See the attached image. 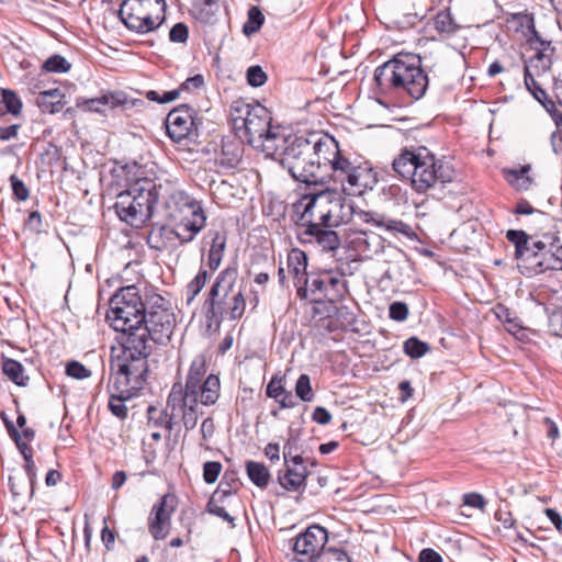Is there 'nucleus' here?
Masks as SVG:
<instances>
[{
  "instance_id": "1",
  "label": "nucleus",
  "mask_w": 562,
  "mask_h": 562,
  "mask_svg": "<svg viewBox=\"0 0 562 562\" xmlns=\"http://www.w3.org/2000/svg\"><path fill=\"white\" fill-rule=\"evenodd\" d=\"M134 331L120 341L117 356L131 362L148 367V358L154 345H167L176 326V316L170 302L157 293L154 288L147 290L143 316L137 319Z\"/></svg>"
},
{
  "instance_id": "2",
  "label": "nucleus",
  "mask_w": 562,
  "mask_h": 562,
  "mask_svg": "<svg viewBox=\"0 0 562 562\" xmlns=\"http://www.w3.org/2000/svg\"><path fill=\"white\" fill-rule=\"evenodd\" d=\"M331 139V135L319 132L282 137L280 164L294 180L307 186L318 184L333 150Z\"/></svg>"
},
{
  "instance_id": "3",
  "label": "nucleus",
  "mask_w": 562,
  "mask_h": 562,
  "mask_svg": "<svg viewBox=\"0 0 562 562\" xmlns=\"http://www.w3.org/2000/svg\"><path fill=\"white\" fill-rule=\"evenodd\" d=\"M374 92L380 95H407L417 101L427 92L429 78L418 54L400 52L378 66L373 75Z\"/></svg>"
},
{
  "instance_id": "4",
  "label": "nucleus",
  "mask_w": 562,
  "mask_h": 562,
  "mask_svg": "<svg viewBox=\"0 0 562 562\" xmlns=\"http://www.w3.org/2000/svg\"><path fill=\"white\" fill-rule=\"evenodd\" d=\"M394 172L402 179L409 181L417 193H427L437 184L442 187L454 178V169L439 159L426 147L417 149L404 148L392 161Z\"/></svg>"
},
{
  "instance_id": "5",
  "label": "nucleus",
  "mask_w": 562,
  "mask_h": 562,
  "mask_svg": "<svg viewBox=\"0 0 562 562\" xmlns=\"http://www.w3.org/2000/svg\"><path fill=\"white\" fill-rule=\"evenodd\" d=\"M238 270L235 266L223 269L212 283L203 307L210 325L217 327L227 317L240 319L246 310V300L240 285H237Z\"/></svg>"
},
{
  "instance_id": "6",
  "label": "nucleus",
  "mask_w": 562,
  "mask_h": 562,
  "mask_svg": "<svg viewBox=\"0 0 562 562\" xmlns=\"http://www.w3.org/2000/svg\"><path fill=\"white\" fill-rule=\"evenodd\" d=\"M149 367H143L138 362L117 355L111 357L110 374L112 384L109 386L110 398L108 407L110 412L121 420L127 418L128 408L125 401L137 395L147 381Z\"/></svg>"
},
{
  "instance_id": "7",
  "label": "nucleus",
  "mask_w": 562,
  "mask_h": 562,
  "mask_svg": "<svg viewBox=\"0 0 562 562\" xmlns=\"http://www.w3.org/2000/svg\"><path fill=\"white\" fill-rule=\"evenodd\" d=\"M148 289L140 294L136 285L123 286L110 299L106 319L115 331L122 333L120 341L134 331L137 319L143 316Z\"/></svg>"
},
{
  "instance_id": "8",
  "label": "nucleus",
  "mask_w": 562,
  "mask_h": 562,
  "mask_svg": "<svg viewBox=\"0 0 562 562\" xmlns=\"http://www.w3.org/2000/svg\"><path fill=\"white\" fill-rule=\"evenodd\" d=\"M165 0H123L119 18L127 30L147 34L158 30L166 20Z\"/></svg>"
},
{
  "instance_id": "9",
  "label": "nucleus",
  "mask_w": 562,
  "mask_h": 562,
  "mask_svg": "<svg viewBox=\"0 0 562 562\" xmlns=\"http://www.w3.org/2000/svg\"><path fill=\"white\" fill-rule=\"evenodd\" d=\"M123 171L126 176L127 187L131 193L135 195L138 209H144V225L153 217L160 196V191L164 187L161 183H156L155 180L150 178L143 177L142 166L135 161L126 164L123 167Z\"/></svg>"
},
{
  "instance_id": "10",
  "label": "nucleus",
  "mask_w": 562,
  "mask_h": 562,
  "mask_svg": "<svg viewBox=\"0 0 562 562\" xmlns=\"http://www.w3.org/2000/svg\"><path fill=\"white\" fill-rule=\"evenodd\" d=\"M271 121V113L268 109L256 104L249 116H245L243 120L241 128L250 146H262L266 150L273 149L274 154H278L279 145L276 143L281 140L282 137L272 130Z\"/></svg>"
},
{
  "instance_id": "11",
  "label": "nucleus",
  "mask_w": 562,
  "mask_h": 562,
  "mask_svg": "<svg viewBox=\"0 0 562 562\" xmlns=\"http://www.w3.org/2000/svg\"><path fill=\"white\" fill-rule=\"evenodd\" d=\"M331 153L328 157L329 161H326L323 169L318 184H325L329 181L337 182L341 186L342 190H346V184L350 186L351 177L357 170L359 159L351 160L347 157L339 147L338 142L333 136L331 139Z\"/></svg>"
},
{
  "instance_id": "12",
  "label": "nucleus",
  "mask_w": 562,
  "mask_h": 562,
  "mask_svg": "<svg viewBox=\"0 0 562 562\" xmlns=\"http://www.w3.org/2000/svg\"><path fill=\"white\" fill-rule=\"evenodd\" d=\"M330 196V190H323L318 193L305 194L294 205L295 211L300 212L301 215L297 221V226L307 228V225H323L328 227V217L326 212L328 211V198Z\"/></svg>"
},
{
  "instance_id": "13",
  "label": "nucleus",
  "mask_w": 562,
  "mask_h": 562,
  "mask_svg": "<svg viewBox=\"0 0 562 562\" xmlns=\"http://www.w3.org/2000/svg\"><path fill=\"white\" fill-rule=\"evenodd\" d=\"M328 541L327 530L319 526L313 525L305 529V531L297 535L292 549L300 557L301 562H313L323 550H327L325 544Z\"/></svg>"
},
{
  "instance_id": "14",
  "label": "nucleus",
  "mask_w": 562,
  "mask_h": 562,
  "mask_svg": "<svg viewBox=\"0 0 562 562\" xmlns=\"http://www.w3.org/2000/svg\"><path fill=\"white\" fill-rule=\"evenodd\" d=\"M176 507L177 496L173 494H165L153 506L148 517V530L155 540H162L167 537Z\"/></svg>"
},
{
  "instance_id": "15",
  "label": "nucleus",
  "mask_w": 562,
  "mask_h": 562,
  "mask_svg": "<svg viewBox=\"0 0 562 562\" xmlns=\"http://www.w3.org/2000/svg\"><path fill=\"white\" fill-rule=\"evenodd\" d=\"M195 111L188 104L172 109L166 117L167 135L175 143L188 138L195 125L193 115Z\"/></svg>"
},
{
  "instance_id": "16",
  "label": "nucleus",
  "mask_w": 562,
  "mask_h": 562,
  "mask_svg": "<svg viewBox=\"0 0 562 562\" xmlns=\"http://www.w3.org/2000/svg\"><path fill=\"white\" fill-rule=\"evenodd\" d=\"M202 209L200 201L195 200L182 190H175L170 192L165 201L167 217L172 222L183 221L187 215L194 214Z\"/></svg>"
},
{
  "instance_id": "17",
  "label": "nucleus",
  "mask_w": 562,
  "mask_h": 562,
  "mask_svg": "<svg viewBox=\"0 0 562 562\" xmlns=\"http://www.w3.org/2000/svg\"><path fill=\"white\" fill-rule=\"evenodd\" d=\"M333 228L323 225H307V228L301 231L297 237L302 244L315 245L322 251H336L340 247L341 240Z\"/></svg>"
},
{
  "instance_id": "18",
  "label": "nucleus",
  "mask_w": 562,
  "mask_h": 562,
  "mask_svg": "<svg viewBox=\"0 0 562 562\" xmlns=\"http://www.w3.org/2000/svg\"><path fill=\"white\" fill-rule=\"evenodd\" d=\"M310 475L305 460L283 463V469L278 472L279 484L288 492L304 493Z\"/></svg>"
},
{
  "instance_id": "19",
  "label": "nucleus",
  "mask_w": 562,
  "mask_h": 562,
  "mask_svg": "<svg viewBox=\"0 0 562 562\" xmlns=\"http://www.w3.org/2000/svg\"><path fill=\"white\" fill-rule=\"evenodd\" d=\"M359 215L364 223H372L394 236L402 235L411 240L417 238V234L413 227L401 220H395L376 212H361Z\"/></svg>"
},
{
  "instance_id": "20",
  "label": "nucleus",
  "mask_w": 562,
  "mask_h": 562,
  "mask_svg": "<svg viewBox=\"0 0 562 562\" xmlns=\"http://www.w3.org/2000/svg\"><path fill=\"white\" fill-rule=\"evenodd\" d=\"M114 210L122 222L133 227H140L143 225L144 209H138L135 195L131 193L128 187L116 195Z\"/></svg>"
},
{
  "instance_id": "21",
  "label": "nucleus",
  "mask_w": 562,
  "mask_h": 562,
  "mask_svg": "<svg viewBox=\"0 0 562 562\" xmlns=\"http://www.w3.org/2000/svg\"><path fill=\"white\" fill-rule=\"evenodd\" d=\"M326 214L328 217V227H338L351 220L353 214L352 203L347 201L337 190H330L328 211Z\"/></svg>"
},
{
  "instance_id": "22",
  "label": "nucleus",
  "mask_w": 562,
  "mask_h": 562,
  "mask_svg": "<svg viewBox=\"0 0 562 562\" xmlns=\"http://www.w3.org/2000/svg\"><path fill=\"white\" fill-rule=\"evenodd\" d=\"M198 404V393L190 394V392L183 391L181 382L172 384L167 398V406L170 407L172 412L179 408L182 413H191L192 415L199 416Z\"/></svg>"
},
{
  "instance_id": "23",
  "label": "nucleus",
  "mask_w": 562,
  "mask_h": 562,
  "mask_svg": "<svg viewBox=\"0 0 562 562\" xmlns=\"http://www.w3.org/2000/svg\"><path fill=\"white\" fill-rule=\"evenodd\" d=\"M23 101L9 88H0V123H7L9 116L19 119L22 115Z\"/></svg>"
},
{
  "instance_id": "24",
  "label": "nucleus",
  "mask_w": 562,
  "mask_h": 562,
  "mask_svg": "<svg viewBox=\"0 0 562 562\" xmlns=\"http://www.w3.org/2000/svg\"><path fill=\"white\" fill-rule=\"evenodd\" d=\"M211 237V246L209 249L207 260L205 266L212 272L216 271L222 262L224 251L226 248V234L220 231H209L207 235Z\"/></svg>"
},
{
  "instance_id": "25",
  "label": "nucleus",
  "mask_w": 562,
  "mask_h": 562,
  "mask_svg": "<svg viewBox=\"0 0 562 562\" xmlns=\"http://www.w3.org/2000/svg\"><path fill=\"white\" fill-rule=\"evenodd\" d=\"M378 183L376 172L369 161H360L355 175L351 177L350 188H357L358 192L362 190H372Z\"/></svg>"
},
{
  "instance_id": "26",
  "label": "nucleus",
  "mask_w": 562,
  "mask_h": 562,
  "mask_svg": "<svg viewBox=\"0 0 562 562\" xmlns=\"http://www.w3.org/2000/svg\"><path fill=\"white\" fill-rule=\"evenodd\" d=\"M65 104V94L57 88L41 91L36 99V105L43 113H58L63 110Z\"/></svg>"
},
{
  "instance_id": "27",
  "label": "nucleus",
  "mask_w": 562,
  "mask_h": 562,
  "mask_svg": "<svg viewBox=\"0 0 562 562\" xmlns=\"http://www.w3.org/2000/svg\"><path fill=\"white\" fill-rule=\"evenodd\" d=\"M244 153L243 144L237 139H223L220 165L222 167L234 169L241 161Z\"/></svg>"
},
{
  "instance_id": "28",
  "label": "nucleus",
  "mask_w": 562,
  "mask_h": 562,
  "mask_svg": "<svg viewBox=\"0 0 562 562\" xmlns=\"http://www.w3.org/2000/svg\"><path fill=\"white\" fill-rule=\"evenodd\" d=\"M206 373V363L203 356H198L191 362L189 372L183 385V391L198 393V389L203 383V378Z\"/></svg>"
},
{
  "instance_id": "29",
  "label": "nucleus",
  "mask_w": 562,
  "mask_h": 562,
  "mask_svg": "<svg viewBox=\"0 0 562 562\" xmlns=\"http://www.w3.org/2000/svg\"><path fill=\"white\" fill-rule=\"evenodd\" d=\"M307 255L300 248H292L286 257V266L290 274L292 276L293 282L296 280L300 282V279L303 278L304 274L307 273Z\"/></svg>"
},
{
  "instance_id": "30",
  "label": "nucleus",
  "mask_w": 562,
  "mask_h": 562,
  "mask_svg": "<svg viewBox=\"0 0 562 562\" xmlns=\"http://www.w3.org/2000/svg\"><path fill=\"white\" fill-rule=\"evenodd\" d=\"M220 379L210 374L198 389V400L204 406L214 405L220 396Z\"/></svg>"
},
{
  "instance_id": "31",
  "label": "nucleus",
  "mask_w": 562,
  "mask_h": 562,
  "mask_svg": "<svg viewBox=\"0 0 562 562\" xmlns=\"http://www.w3.org/2000/svg\"><path fill=\"white\" fill-rule=\"evenodd\" d=\"M168 406L164 409H159L154 405H149L147 408V418L148 424L167 429L169 432L173 429L175 422V412L168 413Z\"/></svg>"
},
{
  "instance_id": "32",
  "label": "nucleus",
  "mask_w": 562,
  "mask_h": 562,
  "mask_svg": "<svg viewBox=\"0 0 562 562\" xmlns=\"http://www.w3.org/2000/svg\"><path fill=\"white\" fill-rule=\"evenodd\" d=\"M239 486L240 482L236 477L235 472L226 471L211 498L225 502L227 497L232 496L239 490Z\"/></svg>"
},
{
  "instance_id": "33",
  "label": "nucleus",
  "mask_w": 562,
  "mask_h": 562,
  "mask_svg": "<svg viewBox=\"0 0 562 562\" xmlns=\"http://www.w3.org/2000/svg\"><path fill=\"white\" fill-rule=\"evenodd\" d=\"M246 472L257 487L266 488L268 486L271 474L263 463L249 460L246 462Z\"/></svg>"
},
{
  "instance_id": "34",
  "label": "nucleus",
  "mask_w": 562,
  "mask_h": 562,
  "mask_svg": "<svg viewBox=\"0 0 562 562\" xmlns=\"http://www.w3.org/2000/svg\"><path fill=\"white\" fill-rule=\"evenodd\" d=\"M2 371L10 381L19 386H26L30 378L24 374V368L21 362L11 359H2Z\"/></svg>"
},
{
  "instance_id": "35",
  "label": "nucleus",
  "mask_w": 562,
  "mask_h": 562,
  "mask_svg": "<svg viewBox=\"0 0 562 562\" xmlns=\"http://www.w3.org/2000/svg\"><path fill=\"white\" fill-rule=\"evenodd\" d=\"M207 267L204 266V260L201 261V267L196 273V276L187 284L186 288V294H187V303L190 304L196 295L202 291V289L205 286L210 274L206 269Z\"/></svg>"
},
{
  "instance_id": "36",
  "label": "nucleus",
  "mask_w": 562,
  "mask_h": 562,
  "mask_svg": "<svg viewBox=\"0 0 562 562\" xmlns=\"http://www.w3.org/2000/svg\"><path fill=\"white\" fill-rule=\"evenodd\" d=\"M175 224H179L182 227L190 231V234L187 236L189 239H194L195 236L204 228L206 224V215L203 209L194 214L187 215L183 221H173Z\"/></svg>"
},
{
  "instance_id": "37",
  "label": "nucleus",
  "mask_w": 562,
  "mask_h": 562,
  "mask_svg": "<svg viewBox=\"0 0 562 562\" xmlns=\"http://www.w3.org/2000/svg\"><path fill=\"white\" fill-rule=\"evenodd\" d=\"M530 166H521L519 169L504 170L507 181L515 186L518 190H528L532 183V179L528 176Z\"/></svg>"
},
{
  "instance_id": "38",
  "label": "nucleus",
  "mask_w": 562,
  "mask_h": 562,
  "mask_svg": "<svg viewBox=\"0 0 562 562\" xmlns=\"http://www.w3.org/2000/svg\"><path fill=\"white\" fill-rule=\"evenodd\" d=\"M326 281L324 277V271L321 273L312 272L311 278V297L308 299L310 303H319L324 300H328L330 293H327Z\"/></svg>"
},
{
  "instance_id": "39",
  "label": "nucleus",
  "mask_w": 562,
  "mask_h": 562,
  "mask_svg": "<svg viewBox=\"0 0 562 562\" xmlns=\"http://www.w3.org/2000/svg\"><path fill=\"white\" fill-rule=\"evenodd\" d=\"M324 277L326 281L327 293H330L328 297L329 302H335L341 297H344L345 292L347 290L346 282L342 281L339 277H334L331 274V270H325Z\"/></svg>"
},
{
  "instance_id": "40",
  "label": "nucleus",
  "mask_w": 562,
  "mask_h": 562,
  "mask_svg": "<svg viewBox=\"0 0 562 562\" xmlns=\"http://www.w3.org/2000/svg\"><path fill=\"white\" fill-rule=\"evenodd\" d=\"M265 22V15L259 7H251L247 12V20L243 25V33L250 36L257 33Z\"/></svg>"
},
{
  "instance_id": "41",
  "label": "nucleus",
  "mask_w": 562,
  "mask_h": 562,
  "mask_svg": "<svg viewBox=\"0 0 562 562\" xmlns=\"http://www.w3.org/2000/svg\"><path fill=\"white\" fill-rule=\"evenodd\" d=\"M254 106L255 105L247 103L241 99L236 100L232 103L229 113L235 130H241L243 120L245 119V116H249L250 112H252Z\"/></svg>"
},
{
  "instance_id": "42",
  "label": "nucleus",
  "mask_w": 562,
  "mask_h": 562,
  "mask_svg": "<svg viewBox=\"0 0 562 562\" xmlns=\"http://www.w3.org/2000/svg\"><path fill=\"white\" fill-rule=\"evenodd\" d=\"M125 102L126 98H124L121 93H117L87 100L86 105L89 111L100 112V105H111L114 108L117 105H124Z\"/></svg>"
},
{
  "instance_id": "43",
  "label": "nucleus",
  "mask_w": 562,
  "mask_h": 562,
  "mask_svg": "<svg viewBox=\"0 0 562 562\" xmlns=\"http://www.w3.org/2000/svg\"><path fill=\"white\" fill-rule=\"evenodd\" d=\"M403 350L409 358L419 359L430 350V346L426 341L413 336L404 341Z\"/></svg>"
},
{
  "instance_id": "44",
  "label": "nucleus",
  "mask_w": 562,
  "mask_h": 562,
  "mask_svg": "<svg viewBox=\"0 0 562 562\" xmlns=\"http://www.w3.org/2000/svg\"><path fill=\"white\" fill-rule=\"evenodd\" d=\"M218 8L217 0H203L196 9L195 18L204 24H213L216 21Z\"/></svg>"
},
{
  "instance_id": "45",
  "label": "nucleus",
  "mask_w": 562,
  "mask_h": 562,
  "mask_svg": "<svg viewBox=\"0 0 562 562\" xmlns=\"http://www.w3.org/2000/svg\"><path fill=\"white\" fill-rule=\"evenodd\" d=\"M435 29L439 33L454 34L459 30L449 10H442L435 16Z\"/></svg>"
},
{
  "instance_id": "46",
  "label": "nucleus",
  "mask_w": 562,
  "mask_h": 562,
  "mask_svg": "<svg viewBox=\"0 0 562 562\" xmlns=\"http://www.w3.org/2000/svg\"><path fill=\"white\" fill-rule=\"evenodd\" d=\"M547 48H543V46H540V48L537 49V53L535 56H532L529 61L525 66H529V70L533 68L536 70V75H541L547 72L552 65V59L550 56L544 54V50Z\"/></svg>"
},
{
  "instance_id": "47",
  "label": "nucleus",
  "mask_w": 562,
  "mask_h": 562,
  "mask_svg": "<svg viewBox=\"0 0 562 562\" xmlns=\"http://www.w3.org/2000/svg\"><path fill=\"white\" fill-rule=\"evenodd\" d=\"M71 68V64L61 55L55 54L48 57L42 69L46 72H56V74H65L68 72Z\"/></svg>"
},
{
  "instance_id": "48",
  "label": "nucleus",
  "mask_w": 562,
  "mask_h": 562,
  "mask_svg": "<svg viewBox=\"0 0 562 562\" xmlns=\"http://www.w3.org/2000/svg\"><path fill=\"white\" fill-rule=\"evenodd\" d=\"M299 440V436H295L292 432L290 434L289 438L283 445V463L305 460L300 453H297Z\"/></svg>"
},
{
  "instance_id": "49",
  "label": "nucleus",
  "mask_w": 562,
  "mask_h": 562,
  "mask_svg": "<svg viewBox=\"0 0 562 562\" xmlns=\"http://www.w3.org/2000/svg\"><path fill=\"white\" fill-rule=\"evenodd\" d=\"M539 270L540 272L562 270V244L559 243L553 252H550L548 257L539 261Z\"/></svg>"
},
{
  "instance_id": "50",
  "label": "nucleus",
  "mask_w": 562,
  "mask_h": 562,
  "mask_svg": "<svg viewBox=\"0 0 562 562\" xmlns=\"http://www.w3.org/2000/svg\"><path fill=\"white\" fill-rule=\"evenodd\" d=\"M524 83L526 89L532 94V97L537 101L547 100V92L541 88V86L536 81L531 70H529V66L524 67Z\"/></svg>"
},
{
  "instance_id": "51",
  "label": "nucleus",
  "mask_w": 562,
  "mask_h": 562,
  "mask_svg": "<svg viewBox=\"0 0 562 562\" xmlns=\"http://www.w3.org/2000/svg\"><path fill=\"white\" fill-rule=\"evenodd\" d=\"M295 395L303 402H312L314 400V392L308 374L303 373L296 380Z\"/></svg>"
},
{
  "instance_id": "52",
  "label": "nucleus",
  "mask_w": 562,
  "mask_h": 562,
  "mask_svg": "<svg viewBox=\"0 0 562 562\" xmlns=\"http://www.w3.org/2000/svg\"><path fill=\"white\" fill-rule=\"evenodd\" d=\"M313 562H352L342 549L327 548Z\"/></svg>"
},
{
  "instance_id": "53",
  "label": "nucleus",
  "mask_w": 562,
  "mask_h": 562,
  "mask_svg": "<svg viewBox=\"0 0 562 562\" xmlns=\"http://www.w3.org/2000/svg\"><path fill=\"white\" fill-rule=\"evenodd\" d=\"M12 195L15 201H26L30 196V190L22 179L16 175H11L9 178Z\"/></svg>"
},
{
  "instance_id": "54",
  "label": "nucleus",
  "mask_w": 562,
  "mask_h": 562,
  "mask_svg": "<svg viewBox=\"0 0 562 562\" xmlns=\"http://www.w3.org/2000/svg\"><path fill=\"white\" fill-rule=\"evenodd\" d=\"M247 83L254 88L263 86L267 82V74L259 65L250 66L246 71Z\"/></svg>"
},
{
  "instance_id": "55",
  "label": "nucleus",
  "mask_w": 562,
  "mask_h": 562,
  "mask_svg": "<svg viewBox=\"0 0 562 562\" xmlns=\"http://www.w3.org/2000/svg\"><path fill=\"white\" fill-rule=\"evenodd\" d=\"M531 248V266L536 273H541L539 270V261H542L544 257L549 256L548 249L540 239L532 240Z\"/></svg>"
},
{
  "instance_id": "56",
  "label": "nucleus",
  "mask_w": 562,
  "mask_h": 562,
  "mask_svg": "<svg viewBox=\"0 0 562 562\" xmlns=\"http://www.w3.org/2000/svg\"><path fill=\"white\" fill-rule=\"evenodd\" d=\"M222 464L218 461H206L203 464V480L206 484H213L217 481L221 472Z\"/></svg>"
},
{
  "instance_id": "57",
  "label": "nucleus",
  "mask_w": 562,
  "mask_h": 562,
  "mask_svg": "<svg viewBox=\"0 0 562 562\" xmlns=\"http://www.w3.org/2000/svg\"><path fill=\"white\" fill-rule=\"evenodd\" d=\"M66 374L77 380H83L91 375V371L81 362L71 360L66 364Z\"/></svg>"
},
{
  "instance_id": "58",
  "label": "nucleus",
  "mask_w": 562,
  "mask_h": 562,
  "mask_svg": "<svg viewBox=\"0 0 562 562\" xmlns=\"http://www.w3.org/2000/svg\"><path fill=\"white\" fill-rule=\"evenodd\" d=\"M408 305L402 301H395L389 306V316L396 322H404L408 317Z\"/></svg>"
},
{
  "instance_id": "59",
  "label": "nucleus",
  "mask_w": 562,
  "mask_h": 562,
  "mask_svg": "<svg viewBox=\"0 0 562 562\" xmlns=\"http://www.w3.org/2000/svg\"><path fill=\"white\" fill-rule=\"evenodd\" d=\"M223 502H220V501H215L214 498H210V501L207 502L206 504V512L209 514H212L214 516H217L222 519H224L225 521L229 522L233 527L235 526L234 524V517L231 516L226 509L221 506L220 504H222Z\"/></svg>"
},
{
  "instance_id": "60",
  "label": "nucleus",
  "mask_w": 562,
  "mask_h": 562,
  "mask_svg": "<svg viewBox=\"0 0 562 562\" xmlns=\"http://www.w3.org/2000/svg\"><path fill=\"white\" fill-rule=\"evenodd\" d=\"M146 98L149 101L157 102L159 104L169 103L179 98V90H170L159 93L156 90H149L146 92Z\"/></svg>"
},
{
  "instance_id": "61",
  "label": "nucleus",
  "mask_w": 562,
  "mask_h": 562,
  "mask_svg": "<svg viewBox=\"0 0 562 562\" xmlns=\"http://www.w3.org/2000/svg\"><path fill=\"white\" fill-rule=\"evenodd\" d=\"M524 19L526 20V27L528 29L530 33L529 43H532L533 41L538 42L540 46H543V48H549L551 45V42L543 40L539 32L537 31L535 26V18L533 14H524Z\"/></svg>"
},
{
  "instance_id": "62",
  "label": "nucleus",
  "mask_w": 562,
  "mask_h": 562,
  "mask_svg": "<svg viewBox=\"0 0 562 562\" xmlns=\"http://www.w3.org/2000/svg\"><path fill=\"white\" fill-rule=\"evenodd\" d=\"M285 391L286 390L283 385V379L274 375L271 378L270 382L266 387V395L270 398L279 401V397H281V395L285 393Z\"/></svg>"
},
{
  "instance_id": "63",
  "label": "nucleus",
  "mask_w": 562,
  "mask_h": 562,
  "mask_svg": "<svg viewBox=\"0 0 562 562\" xmlns=\"http://www.w3.org/2000/svg\"><path fill=\"white\" fill-rule=\"evenodd\" d=\"M311 278L312 272H307L302 279H300V282L297 280L293 282L296 289V295L300 300L308 301L311 297Z\"/></svg>"
},
{
  "instance_id": "64",
  "label": "nucleus",
  "mask_w": 562,
  "mask_h": 562,
  "mask_svg": "<svg viewBox=\"0 0 562 562\" xmlns=\"http://www.w3.org/2000/svg\"><path fill=\"white\" fill-rule=\"evenodd\" d=\"M189 37V29L182 23H176L169 32V41L172 43H186Z\"/></svg>"
}]
</instances>
